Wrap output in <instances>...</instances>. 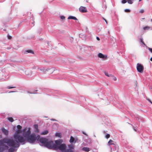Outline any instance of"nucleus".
<instances>
[{"instance_id": "obj_1", "label": "nucleus", "mask_w": 152, "mask_h": 152, "mask_svg": "<svg viewBox=\"0 0 152 152\" xmlns=\"http://www.w3.org/2000/svg\"><path fill=\"white\" fill-rule=\"evenodd\" d=\"M39 141L42 143L44 146L49 149H52L54 150V148L53 147L54 145H56L57 147H58L61 145L62 141L61 140L55 141V144L53 143L52 141H48L45 138H41L39 139Z\"/></svg>"}, {"instance_id": "obj_2", "label": "nucleus", "mask_w": 152, "mask_h": 152, "mask_svg": "<svg viewBox=\"0 0 152 152\" xmlns=\"http://www.w3.org/2000/svg\"><path fill=\"white\" fill-rule=\"evenodd\" d=\"M6 143L9 146H13L15 147H18V144L15 143L13 139L4 138L0 140V147L2 146L3 147L4 144Z\"/></svg>"}, {"instance_id": "obj_3", "label": "nucleus", "mask_w": 152, "mask_h": 152, "mask_svg": "<svg viewBox=\"0 0 152 152\" xmlns=\"http://www.w3.org/2000/svg\"><path fill=\"white\" fill-rule=\"evenodd\" d=\"M21 132L20 130L18 129L15 134L14 135V138L15 141L21 143H24L25 142V138L19 135Z\"/></svg>"}, {"instance_id": "obj_4", "label": "nucleus", "mask_w": 152, "mask_h": 152, "mask_svg": "<svg viewBox=\"0 0 152 152\" xmlns=\"http://www.w3.org/2000/svg\"><path fill=\"white\" fill-rule=\"evenodd\" d=\"M30 128H25L22 131L23 137L25 138V142L26 141V138L30 134L31 132Z\"/></svg>"}, {"instance_id": "obj_5", "label": "nucleus", "mask_w": 152, "mask_h": 152, "mask_svg": "<svg viewBox=\"0 0 152 152\" xmlns=\"http://www.w3.org/2000/svg\"><path fill=\"white\" fill-rule=\"evenodd\" d=\"M37 139L36 135L34 134H32L26 138V141L32 143L34 142Z\"/></svg>"}, {"instance_id": "obj_6", "label": "nucleus", "mask_w": 152, "mask_h": 152, "mask_svg": "<svg viewBox=\"0 0 152 152\" xmlns=\"http://www.w3.org/2000/svg\"><path fill=\"white\" fill-rule=\"evenodd\" d=\"M53 147L54 150H57L59 149L61 151H63L66 148V145L64 144H62L59 145L58 147L56 146V145H54Z\"/></svg>"}, {"instance_id": "obj_7", "label": "nucleus", "mask_w": 152, "mask_h": 152, "mask_svg": "<svg viewBox=\"0 0 152 152\" xmlns=\"http://www.w3.org/2000/svg\"><path fill=\"white\" fill-rule=\"evenodd\" d=\"M14 141L15 143H18V147H15L13 146H9L10 147H11L9 149H8V152H14L15 150L16 149H15V148H18L20 146V143L19 142H18L16 141H15V140H14Z\"/></svg>"}, {"instance_id": "obj_8", "label": "nucleus", "mask_w": 152, "mask_h": 152, "mask_svg": "<svg viewBox=\"0 0 152 152\" xmlns=\"http://www.w3.org/2000/svg\"><path fill=\"white\" fill-rule=\"evenodd\" d=\"M137 69L139 72L142 73L144 70V67L141 64L137 63Z\"/></svg>"}, {"instance_id": "obj_9", "label": "nucleus", "mask_w": 152, "mask_h": 152, "mask_svg": "<svg viewBox=\"0 0 152 152\" xmlns=\"http://www.w3.org/2000/svg\"><path fill=\"white\" fill-rule=\"evenodd\" d=\"M112 152H118V146L116 145H113V146H110Z\"/></svg>"}, {"instance_id": "obj_10", "label": "nucleus", "mask_w": 152, "mask_h": 152, "mask_svg": "<svg viewBox=\"0 0 152 152\" xmlns=\"http://www.w3.org/2000/svg\"><path fill=\"white\" fill-rule=\"evenodd\" d=\"M79 11L80 12L85 13L87 12V10L86 8L84 7L81 6L79 9Z\"/></svg>"}, {"instance_id": "obj_11", "label": "nucleus", "mask_w": 152, "mask_h": 152, "mask_svg": "<svg viewBox=\"0 0 152 152\" xmlns=\"http://www.w3.org/2000/svg\"><path fill=\"white\" fill-rule=\"evenodd\" d=\"M98 56L99 57L102 58L104 60H106L107 57V55H104L101 53H99Z\"/></svg>"}, {"instance_id": "obj_12", "label": "nucleus", "mask_w": 152, "mask_h": 152, "mask_svg": "<svg viewBox=\"0 0 152 152\" xmlns=\"http://www.w3.org/2000/svg\"><path fill=\"white\" fill-rule=\"evenodd\" d=\"M9 148L8 146L6 145H3V147H0V152H3V151L5 150H8Z\"/></svg>"}, {"instance_id": "obj_13", "label": "nucleus", "mask_w": 152, "mask_h": 152, "mask_svg": "<svg viewBox=\"0 0 152 152\" xmlns=\"http://www.w3.org/2000/svg\"><path fill=\"white\" fill-rule=\"evenodd\" d=\"M108 144L110 146H113V145H116L115 142L111 140H110L108 142Z\"/></svg>"}, {"instance_id": "obj_14", "label": "nucleus", "mask_w": 152, "mask_h": 152, "mask_svg": "<svg viewBox=\"0 0 152 152\" xmlns=\"http://www.w3.org/2000/svg\"><path fill=\"white\" fill-rule=\"evenodd\" d=\"M1 130L3 133L6 135H7L8 134V131L6 129L4 128H1Z\"/></svg>"}, {"instance_id": "obj_15", "label": "nucleus", "mask_w": 152, "mask_h": 152, "mask_svg": "<svg viewBox=\"0 0 152 152\" xmlns=\"http://www.w3.org/2000/svg\"><path fill=\"white\" fill-rule=\"evenodd\" d=\"M38 69L39 70L41 71L42 72H43L44 73H45L47 71H48V70L50 69H46L44 68H43L42 69H40V68H38Z\"/></svg>"}, {"instance_id": "obj_16", "label": "nucleus", "mask_w": 152, "mask_h": 152, "mask_svg": "<svg viewBox=\"0 0 152 152\" xmlns=\"http://www.w3.org/2000/svg\"><path fill=\"white\" fill-rule=\"evenodd\" d=\"M82 150L88 152L89 151V148L88 147H83Z\"/></svg>"}, {"instance_id": "obj_17", "label": "nucleus", "mask_w": 152, "mask_h": 152, "mask_svg": "<svg viewBox=\"0 0 152 152\" xmlns=\"http://www.w3.org/2000/svg\"><path fill=\"white\" fill-rule=\"evenodd\" d=\"M27 53H32L33 54H34V52L32 50H27L26 51H25V53H27Z\"/></svg>"}, {"instance_id": "obj_18", "label": "nucleus", "mask_w": 152, "mask_h": 152, "mask_svg": "<svg viewBox=\"0 0 152 152\" xmlns=\"http://www.w3.org/2000/svg\"><path fill=\"white\" fill-rule=\"evenodd\" d=\"M48 130H45L41 133L42 135H45L47 134L48 133Z\"/></svg>"}, {"instance_id": "obj_19", "label": "nucleus", "mask_w": 152, "mask_h": 152, "mask_svg": "<svg viewBox=\"0 0 152 152\" xmlns=\"http://www.w3.org/2000/svg\"><path fill=\"white\" fill-rule=\"evenodd\" d=\"M68 19H72L75 20H76V18L72 16H69L68 18Z\"/></svg>"}, {"instance_id": "obj_20", "label": "nucleus", "mask_w": 152, "mask_h": 152, "mask_svg": "<svg viewBox=\"0 0 152 152\" xmlns=\"http://www.w3.org/2000/svg\"><path fill=\"white\" fill-rule=\"evenodd\" d=\"M55 135L56 137H61V134L60 133H56L55 134Z\"/></svg>"}, {"instance_id": "obj_21", "label": "nucleus", "mask_w": 152, "mask_h": 152, "mask_svg": "<svg viewBox=\"0 0 152 152\" xmlns=\"http://www.w3.org/2000/svg\"><path fill=\"white\" fill-rule=\"evenodd\" d=\"M7 119L11 122H12L14 121L13 118L12 117H8Z\"/></svg>"}, {"instance_id": "obj_22", "label": "nucleus", "mask_w": 152, "mask_h": 152, "mask_svg": "<svg viewBox=\"0 0 152 152\" xmlns=\"http://www.w3.org/2000/svg\"><path fill=\"white\" fill-rule=\"evenodd\" d=\"M74 138L72 136H71L69 140L70 142H72L74 141Z\"/></svg>"}, {"instance_id": "obj_23", "label": "nucleus", "mask_w": 152, "mask_h": 152, "mask_svg": "<svg viewBox=\"0 0 152 152\" xmlns=\"http://www.w3.org/2000/svg\"><path fill=\"white\" fill-rule=\"evenodd\" d=\"M150 28V27L149 26H145L143 28V29L145 30H148Z\"/></svg>"}, {"instance_id": "obj_24", "label": "nucleus", "mask_w": 152, "mask_h": 152, "mask_svg": "<svg viewBox=\"0 0 152 152\" xmlns=\"http://www.w3.org/2000/svg\"><path fill=\"white\" fill-rule=\"evenodd\" d=\"M110 77H112L113 78V79L115 81L116 80V77H114L113 75H110Z\"/></svg>"}, {"instance_id": "obj_25", "label": "nucleus", "mask_w": 152, "mask_h": 152, "mask_svg": "<svg viewBox=\"0 0 152 152\" xmlns=\"http://www.w3.org/2000/svg\"><path fill=\"white\" fill-rule=\"evenodd\" d=\"M34 126L35 129H36V132H37V130H38V126L37 125H34Z\"/></svg>"}, {"instance_id": "obj_26", "label": "nucleus", "mask_w": 152, "mask_h": 152, "mask_svg": "<svg viewBox=\"0 0 152 152\" xmlns=\"http://www.w3.org/2000/svg\"><path fill=\"white\" fill-rule=\"evenodd\" d=\"M65 152H73L71 149H66L65 150Z\"/></svg>"}, {"instance_id": "obj_27", "label": "nucleus", "mask_w": 152, "mask_h": 152, "mask_svg": "<svg viewBox=\"0 0 152 152\" xmlns=\"http://www.w3.org/2000/svg\"><path fill=\"white\" fill-rule=\"evenodd\" d=\"M17 128L18 129L20 130L21 129L22 127L20 125H18L17 126Z\"/></svg>"}, {"instance_id": "obj_28", "label": "nucleus", "mask_w": 152, "mask_h": 152, "mask_svg": "<svg viewBox=\"0 0 152 152\" xmlns=\"http://www.w3.org/2000/svg\"><path fill=\"white\" fill-rule=\"evenodd\" d=\"M128 3L129 4H132L133 3V1L131 0H128L127 1Z\"/></svg>"}, {"instance_id": "obj_29", "label": "nucleus", "mask_w": 152, "mask_h": 152, "mask_svg": "<svg viewBox=\"0 0 152 152\" xmlns=\"http://www.w3.org/2000/svg\"><path fill=\"white\" fill-rule=\"evenodd\" d=\"M124 11L126 12H130V10L128 9H126L124 10Z\"/></svg>"}, {"instance_id": "obj_30", "label": "nucleus", "mask_w": 152, "mask_h": 152, "mask_svg": "<svg viewBox=\"0 0 152 152\" xmlns=\"http://www.w3.org/2000/svg\"><path fill=\"white\" fill-rule=\"evenodd\" d=\"M140 41L141 42H142V44H143L144 45H145V44L144 43V41H143V39L142 38H140Z\"/></svg>"}, {"instance_id": "obj_31", "label": "nucleus", "mask_w": 152, "mask_h": 152, "mask_svg": "<svg viewBox=\"0 0 152 152\" xmlns=\"http://www.w3.org/2000/svg\"><path fill=\"white\" fill-rule=\"evenodd\" d=\"M105 74L107 77H110V75H109L107 72H105Z\"/></svg>"}, {"instance_id": "obj_32", "label": "nucleus", "mask_w": 152, "mask_h": 152, "mask_svg": "<svg viewBox=\"0 0 152 152\" xmlns=\"http://www.w3.org/2000/svg\"><path fill=\"white\" fill-rule=\"evenodd\" d=\"M110 137V135L109 134H107L105 136V138L108 139V138Z\"/></svg>"}, {"instance_id": "obj_33", "label": "nucleus", "mask_w": 152, "mask_h": 152, "mask_svg": "<svg viewBox=\"0 0 152 152\" xmlns=\"http://www.w3.org/2000/svg\"><path fill=\"white\" fill-rule=\"evenodd\" d=\"M127 2V1L126 0H122L121 1V3L122 4H125Z\"/></svg>"}, {"instance_id": "obj_34", "label": "nucleus", "mask_w": 152, "mask_h": 152, "mask_svg": "<svg viewBox=\"0 0 152 152\" xmlns=\"http://www.w3.org/2000/svg\"><path fill=\"white\" fill-rule=\"evenodd\" d=\"M147 48L152 53V48H150L148 47Z\"/></svg>"}, {"instance_id": "obj_35", "label": "nucleus", "mask_w": 152, "mask_h": 152, "mask_svg": "<svg viewBox=\"0 0 152 152\" xmlns=\"http://www.w3.org/2000/svg\"><path fill=\"white\" fill-rule=\"evenodd\" d=\"M60 18L61 19L63 20L65 19V17L63 16H62L60 17Z\"/></svg>"}, {"instance_id": "obj_36", "label": "nucleus", "mask_w": 152, "mask_h": 152, "mask_svg": "<svg viewBox=\"0 0 152 152\" xmlns=\"http://www.w3.org/2000/svg\"><path fill=\"white\" fill-rule=\"evenodd\" d=\"M144 12V10L143 9H141L140 11V12L141 13H143Z\"/></svg>"}, {"instance_id": "obj_37", "label": "nucleus", "mask_w": 152, "mask_h": 152, "mask_svg": "<svg viewBox=\"0 0 152 152\" xmlns=\"http://www.w3.org/2000/svg\"><path fill=\"white\" fill-rule=\"evenodd\" d=\"M15 87H9L8 88L9 89H11V88H15Z\"/></svg>"}, {"instance_id": "obj_38", "label": "nucleus", "mask_w": 152, "mask_h": 152, "mask_svg": "<svg viewBox=\"0 0 152 152\" xmlns=\"http://www.w3.org/2000/svg\"><path fill=\"white\" fill-rule=\"evenodd\" d=\"M8 38L9 39H11L12 38V37L10 36H8Z\"/></svg>"}, {"instance_id": "obj_39", "label": "nucleus", "mask_w": 152, "mask_h": 152, "mask_svg": "<svg viewBox=\"0 0 152 152\" xmlns=\"http://www.w3.org/2000/svg\"><path fill=\"white\" fill-rule=\"evenodd\" d=\"M147 100L149 101V102H150V103H151V100L148 98H147Z\"/></svg>"}, {"instance_id": "obj_40", "label": "nucleus", "mask_w": 152, "mask_h": 152, "mask_svg": "<svg viewBox=\"0 0 152 152\" xmlns=\"http://www.w3.org/2000/svg\"><path fill=\"white\" fill-rule=\"evenodd\" d=\"M96 39L97 40H100V39H99V38L98 37H97L96 38Z\"/></svg>"}, {"instance_id": "obj_41", "label": "nucleus", "mask_w": 152, "mask_h": 152, "mask_svg": "<svg viewBox=\"0 0 152 152\" xmlns=\"http://www.w3.org/2000/svg\"><path fill=\"white\" fill-rule=\"evenodd\" d=\"M83 134H85V135H86V136H87V134H86L85 132H83Z\"/></svg>"}, {"instance_id": "obj_42", "label": "nucleus", "mask_w": 152, "mask_h": 152, "mask_svg": "<svg viewBox=\"0 0 152 152\" xmlns=\"http://www.w3.org/2000/svg\"><path fill=\"white\" fill-rule=\"evenodd\" d=\"M69 148H73V146H69Z\"/></svg>"}, {"instance_id": "obj_43", "label": "nucleus", "mask_w": 152, "mask_h": 152, "mask_svg": "<svg viewBox=\"0 0 152 152\" xmlns=\"http://www.w3.org/2000/svg\"><path fill=\"white\" fill-rule=\"evenodd\" d=\"M103 19L105 20V21L106 23L107 24V21L105 19H104V18H103Z\"/></svg>"}, {"instance_id": "obj_44", "label": "nucleus", "mask_w": 152, "mask_h": 152, "mask_svg": "<svg viewBox=\"0 0 152 152\" xmlns=\"http://www.w3.org/2000/svg\"><path fill=\"white\" fill-rule=\"evenodd\" d=\"M32 68L33 69H35L36 68V67L35 66H34Z\"/></svg>"}, {"instance_id": "obj_45", "label": "nucleus", "mask_w": 152, "mask_h": 152, "mask_svg": "<svg viewBox=\"0 0 152 152\" xmlns=\"http://www.w3.org/2000/svg\"><path fill=\"white\" fill-rule=\"evenodd\" d=\"M86 47L87 48H91V47L90 46H86Z\"/></svg>"}, {"instance_id": "obj_46", "label": "nucleus", "mask_w": 152, "mask_h": 152, "mask_svg": "<svg viewBox=\"0 0 152 152\" xmlns=\"http://www.w3.org/2000/svg\"><path fill=\"white\" fill-rule=\"evenodd\" d=\"M150 60L151 61H152V57L151 58Z\"/></svg>"}, {"instance_id": "obj_47", "label": "nucleus", "mask_w": 152, "mask_h": 152, "mask_svg": "<svg viewBox=\"0 0 152 152\" xmlns=\"http://www.w3.org/2000/svg\"><path fill=\"white\" fill-rule=\"evenodd\" d=\"M134 131H136V129H135L134 128Z\"/></svg>"}, {"instance_id": "obj_48", "label": "nucleus", "mask_w": 152, "mask_h": 152, "mask_svg": "<svg viewBox=\"0 0 152 152\" xmlns=\"http://www.w3.org/2000/svg\"><path fill=\"white\" fill-rule=\"evenodd\" d=\"M142 0H139V1H141Z\"/></svg>"}, {"instance_id": "obj_49", "label": "nucleus", "mask_w": 152, "mask_h": 152, "mask_svg": "<svg viewBox=\"0 0 152 152\" xmlns=\"http://www.w3.org/2000/svg\"><path fill=\"white\" fill-rule=\"evenodd\" d=\"M26 75H28V74H26Z\"/></svg>"}, {"instance_id": "obj_50", "label": "nucleus", "mask_w": 152, "mask_h": 152, "mask_svg": "<svg viewBox=\"0 0 152 152\" xmlns=\"http://www.w3.org/2000/svg\"><path fill=\"white\" fill-rule=\"evenodd\" d=\"M14 91H11V92H14Z\"/></svg>"}, {"instance_id": "obj_51", "label": "nucleus", "mask_w": 152, "mask_h": 152, "mask_svg": "<svg viewBox=\"0 0 152 152\" xmlns=\"http://www.w3.org/2000/svg\"><path fill=\"white\" fill-rule=\"evenodd\" d=\"M151 21L152 22V19L151 20Z\"/></svg>"}, {"instance_id": "obj_52", "label": "nucleus", "mask_w": 152, "mask_h": 152, "mask_svg": "<svg viewBox=\"0 0 152 152\" xmlns=\"http://www.w3.org/2000/svg\"><path fill=\"white\" fill-rule=\"evenodd\" d=\"M151 103L152 104V102H151Z\"/></svg>"}]
</instances>
